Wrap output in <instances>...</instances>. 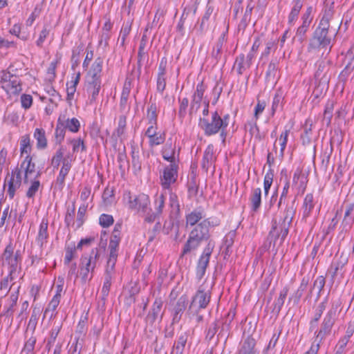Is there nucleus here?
Returning <instances> with one entry per match:
<instances>
[{
    "instance_id": "4be33fe9",
    "label": "nucleus",
    "mask_w": 354,
    "mask_h": 354,
    "mask_svg": "<svg viewBox=\"0 0 354 354\" xmlns=\"http://www.w3.org/2000/svg\"><path fill=\"white\" fill-rule=\"evenodd\" d=\"M203 236H198L196 231H192L186 244L183 250V255L196 250L203 241Z\"/></svg>"
},
{
    "instance_id": "bf43d9fd",
    "label": "nucleus",
    "mask_w": 354,
    "mask_h": 354,
    "mask_svg": "<svg viewBox=\"0 0 354 354\" xmlns=\"http://www.w3.org/2000/svg\"><path fill=\"white\" fill-rule=\"evenodd\" d=\"M76 248L75 246L68 247L66 250V254L64 257V263L68 264L76 256Z\"/></svg>"
},
{
    "instance_id": "a18cd8bd",
    "label": "nucleus",
    "mask_w": 354,
    "mask_h": 354,
    "mask_svg": "<svg viewBox=\"0 0 354 354\" xmlns=\"http://www.w3.org/2000/svg\"><path fill=\"white\" fill-rule=\"evenodd\" d=\"M290 129H286L279 136V142L280 145L279 156L283 157L284 151L288 142V138L290 133Z\"/></svg>"
},
{
    "instance_id": "dca6fc26",
    "label": "nucleus",
    "mask_w": 354,
    "mask_h": 354,
    "mask_svg": "<svg viewBox=\"0 0 354 354\" xmlns=\"http://www.w3.org/2000/svg\"><path fill=\"white\" fill-rule=\"evenodd\" d=\"M253 58V53H248L246 57L243 54H241L236 57L234 67L236 68L239 74H243L250 67Z\"/></svg>"
},
{
    "instance_id": "e2e57ef3",
    "label": "nucleus",
    "mask_w": 354,
    "mask_h": 354,
    "mask_svg": "<svg viewBox=\"0 0 354 354\" xmlns=\"http://www.w3.org/2000/svg\"><path fill=\"white\" fill-rule=\"evenodd\" d=\"M333 326L330 324L323 320L322 328L318 332L317 337L322 339L326 334H328L330 332Z\"/></svg>"
},
{
    "instance_id": "a211bd4d",
    "label": "nucleus",
    "mask_w": 354,
    "mask_h": 354,
    "mask_svg": "<svg viewBox=\"0 0 354 354\" xmlns=\"http://www.w3.org/2000/svg\"><path fill=\"white\" fill-rule=\"evenodd\" d=\"M354 223V203L346 205L344 217L341 223L342 230L348 231L351 229Z\"/></svg>"
},
{
    "instance_id": "9d476101",
    "label": "nucleus",
    "mask_w": 354,
    "mask_h": 354,
    "mask_svg": "<svg viewBox=\"0 0 354 354\" xmlns=\"http://www.w3.org/2000/svg\"><path fill=\"white\" fill-rule=\"evenodd\" d=\"M32 158H25L21 164V169L24 172V183H28L34 179L38 178L40 172L36 170L35 163L32 162Z\"/></svg>"
},
{
    "instance_id": "0e129e2a",
    "label": "nucleus",
    "mask_w": 354,
    "mask_h": 354,
    "mask_svg": "<svg viewBox=\"0 0 354 354\" xmlns=\"http://www.w3.org/2000/svg\"><path fill=\"white\" fill-rule=\"evenodd\" d=\"M290 180L286 178L285 180V183L283 187L281 194L279 198V201L278 203V206L279 207L283 201V200H285L286 197L288 196L289 189H290Z\"/></svg>"
},
{
    "instance_id": "09e8293b",
    "label": "nucleus",
    "mask_w": 354,
    "mask_h": 354,
    "mask_svg": "<svg viewBox=\"0 0 354 354\" xmlns=\"http://www.w3.org/2000/svg\"><path fill=\"white\" fill-rule=\"evenodd\" d=\"M103 203L106 207L111 205L114 201V190L113 188L106 187L102 194Z\"/></svg>"
},
{
    "instance_id": "473e14b6",
    "label": "nucleus",
    "mask_w": 354,
    "mask_h": 354,
    "mask_svg": "<svg viewBox=\"0 0 354 354\" xmlns=\"http://www.w3.org/2000/svg\"><path fill=\"white\" fill-rule=\"evenodd\" d=\"M162 306V301L161 299H156L151 310L149 312V313L147 315V321L150 322L151 323L154 322L160 316V311Z\"/></svg>"
},
{
    "instance_id": "72a5a7b5",
    "label": "nucleus",
    "mask_w": 354,
    "mask_h": 354,
    "mask_svg": "<svg viewBox=\"0 0 354 354\" xmlns=\"http://www.w3.org/2000/svg\"><path fill=\"white\" fill-rule=\"evenodd\" d=\"M19 288V286L17 285L16 290L12 292L10 296L9 302L5 306V313L7 316H11L14 313V306L16 305L18 300Z\"/></svg>"
},
{
    "instance_id": "69168bd1",
    "label": "nucleus",
    "mask_w": 354,
    "mask_h": 354,
    "mask_svg": "<svg viewBox=\"0 0 354 354\" xmlns=\"http://www.w3.org/2000/svg\"><path fill=\"white\" fill-rule=\"evenodd\" d=\"M39 316V310L35 308L28 322V327L35 330Z\"/></svg>"
},
{
    "instance_id": "423d86ee",
    "label": "nucleus",
    "mask_w": 354,
    "mask_h": 354,
    "mask_svg": "<svg viewBox=\"0 0 354 354\" xmlns=\"http://www.w3.org/2000/svg\"><path fill=\"white\" fill-rule=\"evenodd\" d=\"M21 261L20 250L14 251L12 244L6 246L2 254L1 263L10 274H16Z\"/></svg>"
},
{
    "instance_id": "7c9ffc66",
    "label": "nucleus",
    "mask_w": 354,
    "mask_h": 354,
    "mask_svg": "<svg viewBox=\"0 0 354 354\" xmlns=\"http://www.w3.org/2000/svg\"><path fill=\"white\" fill-rule=\"evenodd\" d=\"M33 137L36 140V147L38 149H45L48 146L46 131L41 128H36Z\"/></svg>"
},
{
    "instance_id": "603ef678",
    "label": "nucleus",
    "mask_w": 354,
    "mask_h": 354,
    "mask_svg": "<svg viewBox=\"0 0 354 354\" xmlns=\"http://www.w3.org/2000/svg\"><path fill=\"white\" fill-rule=\"evenodd\" d=\"M61 297L58 295H54L50 303L48 304L47 308L45 310L44 314L46 315L49 312H51V316H53V313L57 309V306L59 304Z\"/></svg>"
},
{
    "instance_id": "c03bdc74",
    "label": "nucleus",
    "mask_w": 354,
    "mask_h": 354,
    "mask_svg": "<svg viewBox=\"0 0 354 354\" xmlns=\"http://www.w3.org/2000/svg\"><path fill=\"white\" fill-rule=\"evenodd\" d=\"M303 5L301 1H297L294 6L292 8L291 11L288 16V24L293 25L297 21L299 14L301 11Z\"/></svg>"
},
{
    "instance_id": "bb28decb",
    "label": "nucleus",
    "mask_w": 354,
    "mask_h": 354,
    "mask_svg": "<svg viewBox=\"0 0 354 354\" xmlns=\"http://www.w3.org/2000/svg\"><path fill=\"white\" fill-rule=\"evenodd\" d=\"M119 247L120 245L113 244L111 243H109V244L108 250L109 252V255L107 261V272L113 271L115 268V265L117 261V258L118 255Z\"/></svg>"
},
{
    "instance_id": "2eb2a0df",
    "label": "nucleus",
    "mask_w": 354,
    "mask_h": 354,
    "mask_svg": "<svg viewBox=\"0 0 354 354\" xmlns=\"http://www.w3.org/2000/svg\"><path fill=\"white\" fill-rule=\"evenodd\" d=\"M48 221L46 218H43L38 229L37 234L35 238V241L37 244L42 248L44 245H46L48 242V239L49 237L48 232Z\"/></svg>"
},
{
    "instance_id": "3c124183",
    "label": "nucleus",
    "mask_w": 354,
    "mask_h": 354,
    "mask_svg": "<svg viewBox=\"0 0 354 354\" xmlns=\"http://www.w3.org/2000/svg\"><path fill=\"white\" fill-rule=\"evenodd\" d=\"M255 346L254 339L250 337L246 338L243 344L240 353L255 352L254 350Z\"/></svg>"
},
{
    "instance_id": "2f4dec72",
    "label": "nucleus",
    "mask_w": 354,
    "mask_h": 354,
    "mask_svg": "<svg viewBox=\"0 0 354 354\" xmlns=\"http://www.w3.org/2000/svg\"><path fill=\"white\" fill-rule=\"evenodd\" d=\"M102 67V61L100 58L95 59L88 73L87 79L95 80V79L101 80Z\"/></svg>"
},
{
    "instance_id": "5fc2aeb1",
    "label": "nucleus",
    "mask_w": 354,
    "mask_h": 354,
    "mask_svg": "<svg viewBox=\"0 0 354 354\" xmlns=\"http://www.w3.org/2000/svg\"><path fill=\"white\" fill-rule=\"evenodd\" d=\"M29 182L30 183V185L26 192V196L28 198H32L39 189L40 182L37 178Z\"/></svg>"
},
{
    "instance_id": "8fccbe9b",
    "label": "nucleus",
    "mask_w": 354,
    "mask_h": 354,
    "mask_svg": "<svg viewBox=\"0 0 354 354\" xmlns=\"http://www.w3.org/2000/svg\"><path fill=\"white\" fill-rule=\"evenodd\" d=\"M209 222L203 221L198 224L192 231H196L198 236L203 234V240L207 239L209 232Z\"/></svg>"
},
{
    "instance_id": "c756f323",
    "label": "nucleus",
    "mask_w": 354,
    "mask_h": 354,
    "mask_svg": "<svg viewBox=\"0 0 354 354\" xmlns=\"http://www.w3.org/2000/svg\"><path fill=\"white\" fill-rule=\"evenodd\" d=\"M314 207L315 202L313 194L308 193L305 196L302 204L303 217L306 218L309 217Z\"/></svg>"
},
{
    "instance_id": "f704fd0d",
    "label": "nucleus",
    "mask_w": 354,
    "mask_h": 354,
    "mask_svg": "<svg viewBox=\"0 0 354 354\" xmlns=\"http://www.w3.org/2000/svg\"><path fill=\"white\" fill-rule=\"evenodd\" d=\"M204 91L205 86L202 83L198 84L193 95L192 109L196 108V109H198L199 108L203 97Z\"/></svg>"
},
{
    "instance_id": "c85d7f7f",
    "label": "nucleus",
    "mask_w": 354,
    "mask_h": 354,
    "mask_svg": "<svg viewBox=\"0 0 354 354\" xmlns=\"http://www.w3.org/2000/svg\"><path fill=\"white\" fill-rule=\"evenodd\" d=\"M16 274H8L7 277L3 278L0 283V291L3 294H7L10 290L12 292L16 290V283L13 282V280L17 277Z\"/></svg>"
},
{
    "instance_id": "9b49d317",
    "label": "nucleus",
    "mask_w": 354,
    "mask_h": 354,
    "mask_svg": "<svg viewBox=\"0 0 354 354\" xmlns=\"http://www.w3.org/2000/svg\"><path fill=\"white\" fill-rule=\"evenodd\" d=\"M315 78L316 80V86L313 93L316 97L323 95L324 93L326 92L328 88L329 78L326 73H323L321 66H319L317 71L315 74Z\"/></svg>"
},
{
    "instance_id": "4c0bfd02",
    "label": "nucleus",
    "mask_w": 354,
    "mask_h": 354,
    "mask_svg": "<svg viewBox=\"0 0 354 354\" xmlns=\"http://www.w3.org/2000/svg\"><path fill=\"white\" fill-rule=\"evenodd\" d=\"M214 160V152L213 149L210 146H209L203 156V161H202V167L205 169H208L209 167L212 165L213 162Z\"/></svg>"
},
{
    "instance_id": "de8ad7c7",
    "label": "nucleus",
    "mask_w": 354,
    "mask_h": 354,
    "mask_svg": "<svg viewBox=\"0 0 354 354\" xmlns=\"http://www.w3.org/2000/svg\"><path fill=\"white\" fill-rule=\"evenodd\" d=\"M122 225L116 223L112 232L109 243L120 245L122 239Z\"/></svg>"
},
{
    "instance_id": "7ed1b4c3",
    "label": "nucleus",
    "mask_w": 354,
    "mask_h": 354,
    "mask_svg": "<svg viewBox=\"0 0 354 354\" xmlns=\"http://www.w3.org/2000/svg\"><path fill=\"white\" fill-rule=\"evenodd\" d=\"M122 201L124 207L141 216H145L147 211H151L150 199L147 194H134L125 189L122 194Z\"/></svg>"
},
{
    "instance_id": "774afa93",
    "label": "nucleus",
    "mask_w": 354,
    "mask_h": 354,
    "mask_svg": "<svg viewBox=\"0 0 354 354\" xmlns=\"http://www.w3.org/2000/svg\"><path fill=\"white\" fill-rule=\"evenodd\" d=\"M333 109H334L333 103L332 102H328L325 106L324 115V118H326L328 119V122H330L331 120Z\"/></svg>"
},
{
    "instance_id": "e433bc0d",
    "label": "nucleus",
    "mask_w": 354,
    "mask_h": 354,
    "mask_svg": "<svg viewBox=\"0 0 354 354\" xmlns=\"http://www.w3.org/2000/svg\"><path fill=\"white\" fill-rule=\"evenodd\" d=\"M274 176V170L272 168H269L263 178V190L266 196H268L272 185Z\"/></svg>"
},
{
    "instance_id": "a878e982",
    "label": "nucleus",
    "mask_w": 354,
    "mask_h": 354,
    "mask_svg": "<svg viewBox=\"0 0 354 354\" xmlns=\"http://www.w3.org/2000/svg\"><path fill=\"white\" fill-rule=\"evenodd\" d=\"M58 122L59 125L68 129L73 133L77 132L80 127V123L75 118L66 119L64 115H60L58 118Z\"/></svg>"
},
{
    "instance_id": "b1692460",
    "label": "nucleus",
    "mask_w": 354,
    "mask_h": 354,
    "mask_svg": "<svg viewBox=\"0 0 354 354\" xmlns=\"http://www.w3.org/2000/svg\"><path fill=\"white\" fill-rule=\"evenodd\" d=\"M166 68H167V59L162 58L159 64L158 73L157 78V90L162 93L166 86Z\"/></svg>"
},
{
    "instance_id": "338daca9",
    "label": "nucleus",
    "mask_w": 354,
    "mask_h": 354,
    "mask_svg": "<svg viewBox=\"0 0 354 354\" xmlns=\"http://www.w3.org/2000/svg\"><path fill=\"white\" fill-rule=\"evenodd\" d=\"M288 291H289V288L287 286H286L280 292L279 297H278V299L277 300V303H276V304L278 306L279 309L283 306L285 299L288 293Z\"/></svg>"
},
{
    "instance_id": "a19ab883",
    "label": "nucleus",
    "mask_w": 354,
    "mask_h": 354,
    "mask_svg": "<svg viewBox=\"0 0 354 354\" xmlns=\"http://www.w3.org/2000/svg\"><path fill=\"white\" fill-rule=\"evenodd\" d=\"M59 64V59L57 58L53 60L47 69L46 80L52 83L54 82L56 77V68L57 65Z\"/></svg>"
},
{
    "instance_id": "4d7b16f0",
    "label": "nucleus",
    "mask_w": 354,
    "mask_h": 354,
    "mask_svg": "<svg viewBox=\"0 0 354 354\" xmlns=\"http://www.w3.org/2000/svg\"><path fill=\"white\" fill-rule=\"evenodd\" d=\"M10 32L24 40L27 39L29 35L28 32L21 31V27L19 24H15L10 29Z\"/></svg>"
},
{
    "instance_id": "393cba45",
    "label": "nucleus",
    "mask_w": 354,
    "mask_h": 354,
    "mask_svg": "<svg viewBox=\"0 0 354 354\" xmlns=\"http://www.w3.org/2000/svg\"><path fill=\"white\" fill-rule=\"evenodd\" d=\"M249 201L251 211L258 212L261 205V189L260 187L252 189Z\"/></svg>"
},
{
    "instance_id": "37998d69",
    "label": "nucleus",
    "mask_w": 354,
    "mask_h": 354,
    "mask_svg": "<svg viewBox=\"0 0 354 354\" xmlns=\"http://www.w3.org/2000/svg\"><path fill=\"white\" fill-rule=\"evenodd\" d=\"M162 157L165 160L170 162L171 164L176 163L175 156H174L175 151L173 149L171 144L165 145V146L162 149Z\"/></svg>"
},
{
    "instance_id": "f03ea898",
    "label": "nucleus",
    "mask_w": 354,
    "mask_h": 354,
    "mask_svg": "<svg viewBox=\"0 0 354 354\" xmlns=\"http://www.w3.org/2000/svg\"><path fill=\"white\" fill-rule=\"evenodd\" d=\"M100 256V250L97 248L92 249L88 254H84L80 258L77 272L76 271V263H73L71 266L68 277L71 278L73 276L75 278L80 277L83 283L91 281L99 261Z\"/></svg>"
},
{
    "instance_id": "f8f14e48",
    "label": "nucleus",
    "mask_w": 354,
    "mask_h": 354,
    "mask_svg": "<svg viewBox=\"0 0 354 354\" xmlns=\"http://www.w3.org/2000/svg\"><path fill=\"white\" fill-rule=\"evenodd\" d=\"M295 210L292 207H286L282 226L279 231H277L278 238L281 239V242H283L288 234L289 226L290 225Z\"/></svg>"
},
{
    "instance_id": "20e7f679",
    "label": "nucleus",
    "mask_w": 354,
    "mask_h": 354,
    "mask_svg": "<svg viewBox=\"0 0 354 354\" xmlns=\"http://www.w3.org/2000/svg\"><path fill=\"white\" fill-rule=\"evenodd\" d=\"M12 72L13 66H10L7 71L2 72L0 81L2 88L10 97L17 96L22 91L21 80Z\"/></svg>"
},
{
    "instance_id": "f257e3e1",
    "label": "nucleus",
    "mask_w": 354,
    "mask_h": 354,
    "mask_svg": "<svg viewBox=\"0 0 354 354\" xmlns=\"http://www.w3.org/2000/svg\"><path fill=\"white\" fill-rule=\"evenodd\" d=\"M324 14L309 42L308 52L327 48L331 41L328 36V30L333 15L334 2L324 3Z\"/></svg>"
},
{
    "instance_id": "052dcab7",
    "label": "nucleus",
    "mask_w": 354,
    "mask_h": 354,
    "mask_svg": "<svg viewBox=\"0 0 354 354\" xmlns=\"http://www.w3.org/2000/svg\"><path fill=\"white\" fill-rule=\"evenodd\" d=\"M99 222L103 227H108L113 223V218L111 215L103 214L100 216Z\"/></svg>"
},
{
    "instance_id": "864d4df0",
    "label": "nucleus",
    "mask_w": 354,
    "mask_h": 354,
    "mask_svg": "<svg viewBox=\"0 0 354 354\" xmlns=\"http://www.w3.org/2000/svg\"><path fill=\"white\" fill-rule=\"evenodd\" d=\"M36 337L31 336L25 343L22 353L25 354H33L35 345L36 343Z\"/></svg>"
},
{
    "instance_id": "6e6552de",
    "label": "nucleus",
    "mask_w": 354,
    "mask_h": 354,
    "mask_svg": "<svg viewBox=\"0 0 354 354\" xmlns=\"http://www.w3.org/2000/svg\"><path fill=\"white\" fill-rule=\"evenodd\" d=\"M21 183V174L20 171H15L11 176L6 178L3 188L7 187V194L10 199L15 196L16 191L20 187Z\"/></svg>"
},
{
    "instance_id": "ddd939ff",
    "label": "nucleus",
    "mask_w": 354,
    "mask_h": 354,
    "mask_svg": "<svg viewBox=\"0 0 354 354\" xmlns=\"http://www.w3.org/2000/svg\"><path fill=\"white\" fill-rule=\"evenodd\" d=\"M211 253L212 248L210 247V243H209L208 246L204 250L203 253L201 256L197 263L196 277L199 279H202L205 273Z\"/></svg>"
},
{
    "instance_id": "58836bf2",
    "label": "nucleus",
    "mask_w": 354,
    "mask_h": 354,
    "mask_svg": "<svg viewBox=\"0 0 354 354\" xmlns=\"http://www.w3.org/2000/svg\"><path fill=\"white\" fill-rule=\"evenodd\" d=\"M187 339L188 335L187 333H183L179 336L173 350L175 354H183Z\"/></svg>"
},
{
    "instance_id": "f3484780",
    "label": "nucleus",
    "mask_w": 354,
    "mask_h": 354,
    "mask_svg": "<svg viewBox=\"0 0 354 354\" xmlns=\"http://www.w3.org/2000/svg\"><path fill=\"white\" fill-rule=\"evenodd\" d=\"M308 182V176L301 169H297L293 174L292 184L299 192L304 193Z\"/></svg>"
},
{
    "instance_id": "412c9836",
    "label": "nucleus",
    "mask_w": 354,
    "mask_h": 354,
    "mask_svg": "<svg viewBox=\"0 0 354 354\" xmlns=\"http://www.w3.org/2000/svg\"><path fill=\"white\" fill-rule=\"evenodd\" d=\"M66 148L64 146H60L53 156L50 160V164L54 169H57L59 165H63L64 160H74L75 158L71 154L65 155Z\"/></svg>"
},
{
    "instance_id": "6ab92c4d",
    "label": "nucleus",
    "mask_w": 354,
    "mask_h": 354,
    "mask_svg": "<svg viewBox=\"0 0 354 354\" xmlns=\"http://www.w3.org/2000/svg\"><path fill=\"white\" fill-rule=\"evenodd\" d=\"M74 162V160H64L63 165L61 166L59 174L56 178V185H57L60 189H62L65 184V180L66 176H68L71 169L72 167V164Z\"/></svg>"
},
{
    "instance_id": "6e6d98bb",
    "label": "nucleus",
    "mask_w": 354,
    "mask_h": 354,
    "mask_svg": "<svg viewBox=\"0 0 354 354\" xmlns=\"http://www.w3.org/2000/svg\"><path fill=\"white\" fill-rule=\"evenodd\" d=\"M69 143H71L72 145L73 153L77 152L80 150H81V151L86 150V146L84 143V141L80 138L70 140Z\"/></svg>"
},
{
    "instance_id": "49530a36",
    "label": "nucleus",
    "mask_w": 354,
    "mask_h": 354,
    "mask_svg": "<svg viewBox=\"0 0 354 354\" xmlns=\"http://www.w3.org/2000/svg\"><path fill=\"white\" fill-rule=\"evenodd\" d=\"M204 217L203 212L201 210H194L189 214L187 217V224L194 225Z\"/></svg>"
},
{
    "instance_id": "aec40b11",
    "label": "nucleus",
    "mask_w": 354,
    "mask_h": 354,
    "mask_svg": "<svg viewBox=\"0 0 354 354\" xmlns=\"http://www.w3.org/2000/svg\"><path fill=\"white\" fill-rule=\"evenodd\" d=\"M19 151L21 158L23 159L32 158L31 155L32 147L29 134H25L20 138Z\"/></svg>"
},
{
    "instance_id": "0eeeda50",
    "label": "nucleus",
    "mask_w": 354,
    "mask_h": 354,
    "mask_svg": "<svg viewBox=\"0 0 354 354\" xmlns=\"http://www.w3.org/2000/svg\"><path fill=\"white\" fill-rule=\"evenodd\" d=\"M178 178L177 163L170 164L165 167L160 176V182L163 191L170 190L171 185L175 183Z\"/></svg>"
},
{
    "instance_id": "39448f33",
    "label": "nucleus",
    "mask_w": 354,
    "mask_h": 354,
    "mask_svg": "<svg viewBox=\"0 0 354 354\" xmlns=\"http://www.w3.org/2000/svg\"><path fill=\"white\" fill-rule=\"evenodd\" d=\"M210 300V293L209 289H204L200 287L189 306L187 311L190 317L196 316V322H199L203 319V316L198 315V310L205 308Z\"/></svg>"
},
{
    "instance_id": "79ce46f5",
    "label": "nucleus",
    "mask_w": 354,
    "mask_h": 354,
    "mask_svg": "<svg viewBox=\"0 0 354 354\" xmlns=\"http://www.w3.org/2000/svg\"><path fill=\"white\" fill-rule=\"evenodd\" d=\"M157 111L155 104H151L147 112V119L148 120L149 126H158L157 124Z\"/></svg>"
},
{
    "instance_id": "ea45409f",
    "label": "nucleus",
    "mask_w": 354,
    "mask_h": 354,
    "mask_svg": "<svg viewBox=\"0 0 354 354\" xmlns=\"http://www.w3.org/2000/svg\"><path fill=\"white\" fill-rule=\"evenodd\" d=\"M127 125V118L125 115H122L118 118V127L113 133V137L117 138H121V137L125 133V129Z\"/></svg>"
},
{
    "instance_id": "cd10ccee",
    "label": "nucleus",
    "mask_w": 354,
    "mask_h": 354,
    "mask_svg": "<svg viewBox=\"0 0 354 354\" xmlns=\"http://www.w3.org/2000/svg\"><path fill=\"white\" fill-rule=\"evenodd\" d=\"M189 302L188 297L186 295L181 296L177 301L174 308V321L178 322L180 319L183 313L185 310Z\"/></svg>"
},
{
    "instance_id": "1a4fd4ad",
    "label": "nucleus",
    "mask_w": 354,
    "mask_h": 354,
    "mask_svg": "<svg viewBox=\"0 0 354 354\" xmlns=\"http://www.w3.org/2000/svg\"><path fill=\"white\" fill-rule=\"evenodd\" d=\"M145 136L151 147L163 144L166 138L165 132L159 129L158 126H149L145 131Z\"/></svg>"
},
{
    "instance_id": "4468645a",
    "label": "nucleus",
    "mask_w": 354,
    "mask_h": 354,
    "mask_svg": "<svg viewBox=\"0 0 354 354\" xmlns=\"http://www.w3.org/2000/svg\"><path fill=\"white\" fill-rule=\"evenodd\" d=\"M199 126L205 130L208 135H212L218 132L221 127V120L216 113L212 117V122H207L205 119H201Z\"/></svg>"
},
{
    "instance_id": "c9c22d12",
    "label": "nucleus",
    "mask_w": 354,
    "mask_h": 354,
    "mask_svg": "<svg viewBox=\"0 0 354 354\" xmlns=\"http://www.w3.org/2000/svg\"><path fill=\"white\" fill-rule=\"evenodd\" d=\"M166 192L162 191L160 194H156L154 197V208L156 213L158 215L161 214L163 212L165 203Z\"/></svg>"
},
{
    "instance_id": "5701e85b",
    "label": "nucleus",
    "mask_w": 354,
    "mask_h": 354,
    "mask_svg": "<svg viewBox=\"0 0 354 354\" xmlns=\"http://www.w3.org/2000/svg\"><path fill=\"white\" fill-rule=\"evenodd\" d=\"M101 88V80H86V91L91 103L95 102Z\"/></svg>"
},
{
    "instance_id": "680f3d73",
    "label": "nucleus",
    "mask_w": 354,
    "mask_h": 354,
    "mask_svg": "<svg viewBox=\"0 0 354 354\" xmlns=\"http://www.w3.org/2000/svg\"><path fill=\"white\" fill-rule=\"evenodd\" d=\"M21 104L24 109H28L32 104V97L28 94H23L20 98Z\"/></svg>"
},
{
    "instance_id": "13d9d810",
    "label": "nucleus",
    "mask_w": 354,
    "mask_h": 354,
    "mask_svg": "<svg viewBox=\"0 0 354 354\" xmlns=\"http://www.w3.org/2000/svg\"><path fill=\"white\" fill-rule=\"evenodd\" d=\"M46 93L51 97L50 102L52 103H57L62 100L61 95L59 93L51 86H48L46 88Z\"/></svg>"
}]
</instances>
